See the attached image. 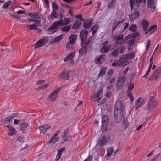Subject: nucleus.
Returning a JSON list of instances; mask_svg holds the SVG:
<instances>
[{
  "instance_id": "6ab92c4d",
  "label": "nucleus",
  "mask_w": 161,
  "mask_h": 161,
  "mask_svg": "<svg viewBox=\"0 0 161 161\" xmlns=\"http://www.w3.org/2000/svg\"><path fill=\"white\" fill-rule=\"evenodd\" d=\"M107 141L106 137L105 136H103L98 140V144L100 146H104L106 144Z\"/></svg>"
},
{
  "instance_id": "e2e57ef3",
  "label": "nucleus",
  "mask_w": 161,
  "mask_h": 161,
  "mask_svg": "<svg viewBox=\"0 0 161 161\" xmlns=\"http://www.w3.org/2000/svg\"><path fill=\"white\" fill-rule=\"evenodd\" d=\"M48 84L47 83L42 85L40 88L42 89H45L48 87Z\"/></svg>"
},
{
  "instance_id": "423d86ee",
  "label": "nucleus",
  "mask_w": 161,
  "mask_h": 161,
  "mask_svg": "<svg viewBox=\"0 0 161 161\" xmlns=\"http://www.w3.org/2000/svg\"><path fill=\"white\" fill-rule=\"evenodd\" d=\"M48 41V38L47 37H44L38 41L34 45V48L37 49L44 45Z\"/></svg>"
},
{
  "instance_id": "cd10ccee",
  "label": "nucleus",
  "mask_w": 161,
  "mask_h": 161,
  "mask_svg": "<svg viewBox=\"0 0 161 161\" xmlns=\"http://www.w3.org/2000/svg\"><path fill=\"white\" fill-rule=\"evenodd\" d=\"M142 24L143 26V30L145 31H146L149 25V22L145 19H143L142 21Z\"/></svg>"
},
{
  "instance_id": "3c124183",
  "label": "nucleus",
  "mask_w": 161,
  "mask_h": 161,
  "mask_svg": "<svg viewBox=\"0 0 161 161\" xmlns=\"http://www.w3.org/2000/svg\"><path fill=\"white\" fill-rule=\"evenodd\" d=\"M11 118H10L9 117L4 118L2 120V122L4 124H7L8 123L9 121H10L11 120V119H10Z\"/></svg>"
},
{
  "instance_id": "c85d7f7f",
  "label": "nucleus",
  "mask_w": 161,
  "mask_h": 161,
  "mask_svg": "<svg viewBox=\"0 0 161 161\" xmlns=\"http://www.w3.org/2000/svg\"><path fill=\"white\" fill-rule=\"evenodd\" d=\"M75 56V52L69 54L64 58V60L65 62L68 61L70 59H72Z\"/></svg>"
},
{
  "instance_id": "2eb2a0df",
  "label": "nucleus",
  "mask_w": 161,
  "mask_h": 161,
  "mask_svg": "<svg viewBox=\"0 0 161 161\" xmlns=\"http://www.w3.org/2000/svg\"><path fill=\"white\" fill-rule=\"evenodd\" d=\"M103 89H100L98 92H95L94 94V97L92 99L93 101H97L101 99L102 97L101 94L102 93Z\"/></svg>"
},
{
  "instance_id": "774afa93",
  "label": "nucleus",
  "mask_w": 161,
  "mask_h": 161,
  "mask_svg": "<svg viewBox=\"0 0 161 161\" xmlns=\"http://www.w3.org/2000/svg\"><path fill=\"white\" fill-rule=\"evenodd\" d=\"M139 36V33L138 32H135L133 35V36L134 37H138Z\"/></svg>"
},
{
  "instance_id": "864d4df0",
  "label": "nucleus",
  "mask_w": 161,
  "mask_h": 161,
  "mask_svg": "<svg viewBox=\"0 0 161 161\" xmlns=\"http://www.w3.org/2000/svg\"><path fill=\"white\" fill-rule=\"evenodd\" d=\"M107 125L102 124V131L103 133H105L107 130Z\"/></svg>"
},
{
  "instance_id": "bb28decb",
  "label": "nucleus",
  "mask_w": 161,
  "mask_h": 161,
  "mask_svg": "<svg viewBox=\"0 0 161 161\" xmlns=\"http://www.w3.org/2000/svg\"><path fill=\"white\" fill-rule=\"evenodd\" d=\"M114 151V148L112 147H111L109 148H108L107 149V154L105 155V158L107 160L109 159V157L111 156L113 153Z\"/></svg>"
},
{
  "instance_id": "c03bdc74",
  "label": "nucleus",
  "mask_w": 161,
  "mask_h": 161,
  "mask_svg": "<svg viewBox=\"0 0 161 161\" xmlns=\"http://www.w3.org/2000/svg\"><path fill=\"white\" fill-rule=\"evenodd\" d=\"M119 54L117 50L116 49L113 51L110 54V56L115 57L118 55Z\"/></svg>"
},
{
  "instance_id": "4d7b16f0",
  "label": "nucleus",
  "mask_w": 161,
  "mask_h": 161,
  "mask_svg": "<svg viewBox=\"0 0 161 161\" xmlns=\"http://www.w3.org/2000/svg\"><path fill=\"white\" fill-rule=\"evenodd\" d=\"M61 137L63 140V142H65L68 139V137L67 135H65L63 134L61 136Z\"/></svg>"
},
{
  "instance_id": "393cba45",
  "label": "nucleus",
  "mask_w": 161,
  "mask_h": 161,
  "mask_svg": "<svg viewBox=\"0 0 161 161\" xmlns=\"http://www.w3.org/2000/svg\"><path fill=\"white\" fill-rule=\"evenodd\" d=\"M64 150V147H63L58 151L57 154L55 158V160L56 161H58L60 158L62 156L63 151Z\"/></svg>"
},
{
  "instance_id": "a19ab883",
  "label": "nucleus",
  "mask_w": 161,
  "mask_h": 161,
  "mask_svg": "<svg viewBox=\"0 0 161 161\" xmlns=\"http://www.w3.org/2000/svg\"><path fill=\"white\" fill-rule=\"evenodd\" d=\"M126 55V59L130 60L133 59L135 57V54L134 53H128L125 54Z\"/></svg>"
},
{
  "instance_id": "4c0bfd02",
  "label": "nucleus",
  "mask_w": 161,
  "mask_h": 161,
  "mask_svg": "<svg viewBox=\"0 0 161 161\" xmlns=\"http://www.w3.org/2000/svg\"><path fill=\"white\" fill-rule=\"evenodd\" d=\"M81 24V22L79 20H77L75 22L73 25L72 28L74 29H77L80 26Z\"/></svg>"
},
{
  "instance_id": "a18cd8bd",
  "label": "nucleus",
  "mask_w": 161,
  "mask_h": 161,
  "mask_svg": "<svg viewBox=\"0 0 161 161\" xmlns=\"http://www.w3.org/2000/svg\"><path fill=\"white\" fill-rule=\"evenodd\" d=\"M92 21H90L87 22H84L83 23V26L85 29H88L91 26L92 24Z\"/></svg>"
},
{
  "instance_id": "49530a36",
  "label": "nucleus",
  "mask_w": 161,
  "mask_h": 161,
  "mask_svg": "<svg viewBox=\"0 0 161 161\" xmlns=\"http://www.w3.org/2000/svg\"><path fill=\"white\" fill-rule=\"evenodd\" d=\"M59 14L57 13L56 11H53L51 14V17L52 19H54L58 17Z\"/></svg>"
},
{
  "instance_id": "bf43d9fd",
  "label": "nucleus",
  "mask_w": 161,
  "mask_h": 161,
  "mask_svg": "<svg viewBox=\"0 0 161 161\" xmlns=\"http://www.w3.org/2000/svg\"><path fill=\"white\" fill-rule=\"evenodd\" d=\"M151 41L150 40H148L147 42V45L146 46V50H147L150 45Z\"/></svg>"
},
{
  "instance_id": "aec40b11",
  "label": "nucleus",
  "mask_w": 161,
  "mask_h": 161,
  "mask_svg": "<svg viewBox=\"0 0 161 161\" xmlns=\"http://www.w3.org/2000/svg\"><path fill=\"white\" fill-rule=\"evenodd\" d=\"M61 131V130H59L56 133L53 137L51 138L49 140L48 144H50L52 143H55L58 142V138L57 137V135Z\"/></svg>"
},
{
  "instance_id": "8fccbe9b",
  "label": "nucleus",
  "mask_w": 161,
  "mask_h": 161,
  "mask_svg": "<svg viewBox=\"0 0 161 161\" xmlns=\"http://www.w3.org/2000/svg\"><path fill=\"white\" fill-rule=\"evenodd\" d=\"M27 27L29 29H36L37 28V26L36 25V24H34L32 25H27Z\"/></svg>"
},
{
  "instance_id": "c756f323",
  "label": "nucleus",
  "mask_w": 161,
  "mask_h": 161,
  "mask_svg": "<svg viewBox=\"0 0 161 161\" xmlns=\"http://www.w3.org/2000/svg\"><path fill=\"white\" fill-rule=\"evenodd\" d=\"M110 48L111 46L110 45H108L107 47H102L100 49V52L102 53H106L109 51Z\"/></svg>"
},
{
  "instance_id": "f03ea898",
  "label": "nucleus",
  "mask_w": 161,
  "mask_h": 161,
  "mask_svg": "<svg viewBox=\"0 0 161 161\" xmlns=\"http://www.w3.org/2000/svg\"><path fill=\"white\" fill-rule=\"evenodd\" d=\"M157 104V102L153 96L149 97V101L145 109L147 111H151L154 109Z\"/></svg>"
},
{
  "instance_id": "4468645a",
  "label": "nucleus",
  "mask_w": 161,
  "mask_h": 161,
  "mask_svg": "<svg viewBox=\"0 0 161 161\" xmlns=\"http://www.w3.org/2000/svg\"><path fill=\"white\" fill-rule=\"evenodd\" d=\"M61 21L60 22L59 20L54 22L51 25V27L48 28V30H57L59 25L61 26Z\"/></svg>"
},
{
  "instance_id": "20e7f679",
  "label": "nucleus",
  "mask_w": 161,
  "mask_h": 161,
  "mask_svg": "<svg viewBox=\"0 0 161 161\" xmlns=\"http://www.w3.org/2000/svg\"><path fill=\"white\" fill-rule=\"evenodd\" d=\"M161 75V68H158L155 71L149 78L151 80H156Z\"/></svg>"
},
{
  "instance_id": "5fc2aeb1",
  "label": "nucleus",
  "mask_w": 161,
  "mask_h": 161,
  "mask_svg": "<svg viewBox=\"0 0 161 161\" xmlns=\"http://www.w3.org/2000/svg\"><path fill=\"white\" fill-rule=\"evenodd\" d=\"M53 11H56L58 10V7L56 2H53Z\"/></svg>"
},
{
  "instance_id": "79ce46f5",
  "label": "nucleus",
  "mask_w": 161,
  "mask_h": 161,
  "mask_svg": "<svg viewBox=\"0 0 161 161\" xmlns=\"http://www.w3.org/2000/svg\"><path fill=\"white\" fill-rule=\"evenodd\" d=\"M108 122V119L107 115L104 116L102 118V124L107 125Z\"/></svg>"
},
{
  "instance_id": "7c9ffc66",
  "label": "nucleus",
  "mask_w": 161,
  "mask_h": 161,
  "mask_svg": "<svg viewBox=\"0 0 161 161\" xmlns=\"http://www.w3.org/2000/svg\"><path fill=\"white\" fill-rule=\"evenodd\" d=\"M87 51V48L85 47L81 46V48L79 51V54L81 55H85Z\"/></svg>"
},
{
  "instance_id": "0e129e2a",
  "label": "nucleus",
  "mask_w": 161,
  "mask_h": 161,
  "mask_svg": "<svg viewBox=\"0 0 161 161\" xmlns=\"http://www.w3.org/2000/svg\"><path fill=\"white\" fill-rule=\"evenodd\" d=\"M45 82V81L44 80H38L36 83V85H40L42 84Z\"/></svg>"
},
{
  "instance_id": "dca6fc26",
  "label": "nucleus",
  "mask_w": 161,
  "mask_h": 161,
  "mask_svg": "<svg viewBox=\"0 0 161 161\" xmlns=\"http://www.w3.org/2000/svg\"><path fill=\"white\" fill-rule=\"evenodd\" d=\"M125 56V54L123 55L119 58V61L121 65H126L129 63V61H127V60L126 59L127 58Z\"/></svg>"
},
{
  "instance_id": "39448f33",
  "label": "nucleus",
  "mask_w": 161,
  "mask_h": 161,
  "mask_svg": "<svg viewBox=\"0 0 161 161\" xmlns=\"http://www.w3.org/2000/svg\"><path fill=\"white\" fill-rule=\"evenodd\" d=\"M130 3L131 7V9L132 10L133 8L135 9H137L139 6L140 3L142 2L145 3L146 0H130Z\"/></svg>"
},
{
  "instance_id": "473e14b6",
  "label": "nucleus",
  "mask_w": 161,
  "mask_h": 161,
  "mask_svg": "<svg viewBox=\"0 0 161 161\" xmlns=\"http://www.w3.org/2000/svg\"><path fill=\"white\" fill-rule=\"evenodd\" d=\"M107 68L106 67L102 68L98 75V78L103 76L106 71Z\"/></svg>"
},
{
  "instance_id": "9d476101",
  "label": "nucleus",
  "mask_w": 161,
  "mask_h": 161,
  "mask_svg": "<svg viewBox=\"0 0 161 161\" xmlns=\"http://www.w3.org/2000/svg\"><path fill=\"white\" fill-rule=\"evenodd\" d=\"M105 58V55L102 54L100 56H98L95 58V62L97 64H100L104 62Z\"/></svg>"
},
{
  "instance_id": "e433bc0d",
  "label": "nucleus",
  "mask_w": 161,
  "mask_h": 161,
  "mask_svg": "<svg viewBox=\"0 0 161 161\" xmlns=\"http://www.w3.org/2000/svg\"><path fill=\"white\" fill-rule=\"evenodd\" d=\"M98 28L99 27L98 25H95L94 26L92 27L91 28V30L92 32V34H95Z\"/></svg>"
},
{
  "instance_id": "b1692460",
  "label": "nucleus",
  "mask_w": 161,
  "mask_h": 161,
  "mask_svg": "<svg viewBox=\"0 0 161 161\" xmlns=\"http://www.w3.org/2000/svg\"><path fill=\"white\" fill-rule=\"evenodd\" d=\"M127 118H124L123 120V129H124V130H125L126 129L129 127V129H130V130H131L132 126H130L129 123H127Z\"/></svg>"
},
{
  "instance_id": "6e6552de",
  "label": "nucleus",
  "mask_w": 161,
  "mask_h": 161,
  "mask_svg": "<svg viewBox=\"0 0 161 161\" xmlns=\"http://www.w3.org/2000/svg\"><path fill=\"white\" fill-rule=\"evenodd\" d=\"M146 102L145 99L141 97H139L135 102L136 110L140 107L142 106Z\"/></svg>"
},
{
  "instance_id": "a878e982",
  "label": "nucleus",
  "mask_w": 161,
  "mask_h": 161,
  "mask_svg": "<svg viewBox=\"0 0 161 161\" xmlns=\"http://www.w3.org/2000/svg\"><path fill=\"white\" fill-rule=\"evenodd\" d=\"M71 18H65L63 20V19H60L59 20L61 22V25L62 26L65 25L71 22Z\"/></svg>"
},
{
  "instance_id": "de8ad7c7",
  "label": "nucleus",
  "mask_w": 161,
  "mask_h": 161,
  "mask_svg": "<svg viewBox=\"0 0 161 161\" xmlns=\"http://www.w3.org/2000/svg\"><path fill=\"white\" fill-rule=\"evenodd\" d=\"M62 34H61L59 36L55 37L53 39V41L55 42H58L62 39Z\"/></svg>"
},
{
  "instance_id": "338daca9",
  "label": "nucleus",
  "mask_w": 161,
  "mask_h": 161,
  "mask_svg": "<svg viewBox=\"0 0 161 161\" xmlns=\"http://www.w3.org/2000/svg\"><path fill=\"white\" fill-rule=\"evenodd\" d=\"M108 41H105L102 44V47H107L108 45Z\"/></svg>"
},
{
  "instance_id": "f257e3e1",
  "label": "nucleus",
  "mask_w": 161,
  "mask_h": 161,
  "mask_svg": "<svg viewBox=\"0 0 161 161\" xmlns=\"http://www.w3.org/2000/svg\"><path fill=\"white\" fill-rule=\"evenodd\" d=\"M124 107L122 103L120 101H117L115 104L114 112V118L116 122L118 123L120 119L125 116Z\"/></svg>"
},
{
  "instance_id": "9b49d317",
  "label": "nucleus",
  "mask_w": 161,
  "mask_h": 161,
  "mask_svg": "<svg viewBox=\"0 0 161 161\" xmlns=\"http://www.w3.org/2000/svg\"><path fill=\"white\" fill-rule=\"evenodd\" d=\"M114 38L116 40L115 43L116 44H119L120 45H122L123 42H122L121 41L123 38V36L122 34H119L114 36Z\"/></svg>"
},
{
  "instance_id": "f3484780",
  "label": "nucleus",
  "mask_w": 161,
  "mask_h": 161,
  "mask_svg": "<svg viewBox=\"0 0 161 161\" xmlns=\"http://www.w3.org/2000/svg\"><path fill=\"white\" fill-rule=\"evenodd\" d=\"M51 127V126L48 125H44L39 127L40 132L42 134H45L47 131Z\"/></svg>"
},
{
  "instance_id": "680f3d73",
  "label": "nucleus",
  "mask_w": 161,
  "mask_h": 161,
  "mask_svg": "<svg viewBox=\"0 0 161 161\" xmlns=\"http://www.w3.org/2000/svg\"><path fill=\"white\" fill-rule=\"evenodd\" d=\"M114 71L113 69H110L108 71L107 74L108 75L111 76L113 73Z\"/></svg>"
},
{
  "instance_id": "37998d69",
  "label": "nucleus",
  "mask_w": 161,
  "mask_h": 161,
  "mask_svg": "<svg viewBox=\"0 0 161 161\" xmlns=\"http://www.w3.org/2000/svg\"><path fill=\"white\" fill-rule=\"evenodd\" d=\"M116 3V1L115 0H112L111 2H109L108 5L107 7L109 9H111L113 8V6L114 5L115 3Z\"/></svg>"
},
{
  "instance_id": "09e8293b",
  "label": "nucleus",
  "mask_w": 161,
  "mask_h": 161,
  "mask_svg": "<svg viewBox=\"0 0 161 161\" xmlns=\"http://www.w3.org/2000/svg\"><path fill=\"white\" fill-rule=\"evenodd\" d=\"M129 29L132 32H135L137 30V27L135 25H132L130 26Z\"/></svg>"
},
{
  "instance_id": "f704fd0d",
  "label": "nucleus",
  "mask_w": 161,
  "mask_h": 161,
  "mask_svg": "<svg viewBox=\"0 0 161 161\" xmlns=\"http://www.w3.org/2000/svg\"><path fill=\"white\" fill-rule=\"evenodd\" d=\"M90 42V39H88L85 41H82L81 43V46L85 47H87L88 46L89 43Z\"/></svg>"
},
{
  "instance_id": "69168bd1",
  "label": "nucleus",
  "mask_w": 161,
  "mask_h": 161,
  "mask_svg": "<svg viewBox=\"0 0 161 161\" xmlns=\"http://www.w3.org/2000/svg\"><path fill=\"white\" fill-rule=\"evenodd\" d=\"M75 17L77 18L80 19V20H81L82 21H83L84 20L82 19V14H79L78 15H77L75 16Z\"/></svg>"
},
{
  "instance_id": "6e6d98bb",
  "label": "nucleus",
  "mask_w": 161,
  "mask_h": 161,
  "mask_svg": "<svg viewBox=\"0 0 161 161\" xmlns=\"http://www.w3.org/2000/svg\"><path fill=\"white\" fill-rule=\"evenodd\" d=\"M127 97L129 98L131 102H133L134 101V98L131 92H127Z\"/></svg>"
},
{
  "instance_id": "412c9836",
  "label": "nucleus",
  "mask_w": 161,
  "mask_h": 161,
  "mask_svg": "<svg viewBox=\"0 0 161 161\" xmlns=\"http://www.w3.org/2000/svg\"><path fill=\"white\" fill-rule=\"evenodd\" d=\"M88 34V32L85 30H82L80 34V37L82 41H84L86 39Z\"/></svg>"
},
{
  "instance_id": "a211bd4d",
  "label": "nucleus",
  "mask_w": 161,
  "mask_h": 161,
  "mask_svg": "<svg viewBox=\"0 0 161 161\" xmlns=\"http://www.w3.org/2000/svg\"><path fill=\"white\" fill-rule=\"evenodd\" d=\"M134 7L131 10V11H132L133 10H135L134 12V13L131 15L130 17V19H131L132 20H133L136 19L139 15V12L136 10L137 9H138V8L137 9H135L134 8Z\"/></svg>"
},
{
  "instance_id": "f8f14e48",
  "label": "nucleus",
  "mask_w": 161,
  "mask_h": 161,
  "mask_svg": "<svg viewBox=\"0 0 161 161\" xmlns=\"http://www.w3.org/2000/svg\"><path fill=\"white\" fill-rule=\"evenodd\" d=\"M29 125L27 123L23 122L20 124L19 125V128L21 131L24 133H26L27 130L28 129Z\"/></svg>"
},
{
  "instance_id": "1a4fd4ad",
  "label": "nucleus",
  "mask_w": 161,
  "mask_h": 161,
  "mask_svg": "<svg viewBox=\"0 0 161 161\" xmlns=\"http://www.w3.org/2000/svg\"><path fill=\"white\" fill-rule=\"evenodd\" d=\"M70 72L69 70H64L59 75V77L64 81L68 80L69 79Z\"/></svg>"
},
{
  "instance_id": "ddd939ff",
  "label": "nucleus",
  "mask_w": 161,
  "mask_h": 161,
  "mask_svg": "<svg viewBox=\"0 0 161 161\" xmlns=\"http://www.w3.org/2000/svg\"><path fill=\"white\" fill-rule=\"evenodd\" d=\"M147 3L149 8L153 9V12H154L156 8L157 5L154 0H147Z\"/></svg>"
},
{
  "instance_id": "72a5a7b5",
  "label": "nucleus",
  "mask_w": 161,
  "mask_h": 161,
  "mask_svg": "<svg viewBox=\"0 0 161 161\" xmlns=\"http://www.w3.org/2000/svg\"><path fill=\"white\" fill-rule=\"evenodd\" d=\"M69 39L70 43L71 44H74L75 43L76 40V36L75 35H72L69 37Z\"/></svg>"
},
{
  "instance_id": "2f4dec72",
  "label": "nucleus",
  "mask_w": 161,
  "mask_h": 161,
  "mask_svg": "<svg viewBox=\"0 0 161 161\" xmlns=\"http://www.w3.org/2000/svg\"><path fill=\"white\" fill-rule=\"evenodd\" d=\"M126 49V47L124 46H120L118 47L116 49L119 53H123Z\"/></svg>"
},
{
  "instance_id": "603ef678",
  "label": "nucleus",
  "mask_w": 161,
  "mask_h": 161,
  "mask_svg": "<svg viewBox=\"0 0 161 161\" xmlns=\"http://www.w3.org/2000/svg\"><path fill=\"white\" fill-rule=\"evenodd\" d=\"M112 65L113 67H115L116 66H120L121 65L119 62L117 60V61H114V62H113L112 64Z\"/></svg>"
},
{
  "instance_id": "13d9d810",
  "label": "nucleus",
  "mask_w": 161,
  "mask_h": 161,
  "mask_svg": "<svg viewBox=\"0 0 161 161\" xmlns=\"http://www.w3.org/2000/svg\"><path fill=\"white\" fill-rule=\"evenodd\" d=\"M18 113H14L11 114L9 117L10 118H11V120L12 119L14 118L15 117L18 116Z\"/></svg>"
},
{
  "instance_id": "4be33fe9",
  "label": "nucleus",
  "mask_w": 161,
  "mask_h": 161,
  "mask_svg": "<svg viewBox=\"0 0 161 161\" xmlns=\"http://www.w3.org/2000/svg\"><path fill=\"white\" fill-rule=\"evenodd\" d=\"M7 127L9 130V132L8 133L9 136H13L16 133L15 129L10 125H7Z\"/></svg>"
},
{
  "instance_id": "5701e85b",
  "label": "nucleus",
  "mask_w": 161,
  "mask_h": 161,
  "mask_svg": "<svg viewBox=\"0 0 161 161\" xmlns=\"http://www.w3.org/2000/svg\"><path fill=\"white\" fill-rule=\"evenodd\" d=\"M157 28V25H154L151 26H150L148 30L145 32V34H146L148 33H150L151 34L155 32L156 31Z\"/></svg>"
},
{
  "instance_id": "052dcab7",
  "label": "nucleus",
  "mask_w": 161,
  "mask_h": 161,
  "mask_svg": "<svg viewBox=\"0 0 161 161\" xmlns=\"http://www.w3.org/2000/svg\"><path fill=\"white\" fill-rule=\"evenodd\" d=\"M11 2L9 1H8L6 3H4L3 5V8H7L9 6Z\"/></svg>"
},
{
  "instance_id": "c9c22d12",
  "label": "nucleus",
  "mask_w": 161,
  "mask_h": 161,
  "mask_svg": "<svg viewBox=\"0 0 161 161\" xmlns=\"http://www.w3.org/2000/svg\"><path fill=\"white\" fill-rule=\"evenodd\" d=\"M71 28V26L69 25L61 28V29L63 32H68Z\"/></svg>"
},
{
  "instance_id": "0eeeda50",
  "label": "nucleus",
  "mask_w": 161,
  "mask_h": 161,
  "mask_svg": "<svg viewBox=\"0 0 161 161\" xmlns=\"http://www.w3.org/2000/svg\"><path fill=\"white\" fill-rule=\"evenodd\" d=\"M125 80V77L124 76H120L116 83V87L118 90H120L123 87L124 82Z\"/></svg>"
},
{
  "instance_id": "ea45409f",
  "label": "nucleus",
  "mask_w": 161,
  "mask_h": 161,
  "mask_svg": "<svg viewBox=\"0 0 161 161\" xmlns=\"http://www.w3.org/2000/svg\"><path fill=\"white\" fill-rule=\"evenodd\" d=\"M127 85L128 86L127 92H131V90L133 89L134 87V84L132 83H127Z\"/></svg>"
},
{
  "instance_id": "58836bf2",
  "label": "nucleus",
  "mask_w": 161,
  "mask_h": 161,
  "mask_svg": "<svg viewBox=\"0 0 161 161\" xmlns=\"http://www.w3.org/2000/svg\"><path fill=\"white\" fill-rule=\"evenodd\" d=\"M123 22V21H115L113 24V26L112 29L113 30H114L116 27L118 26L120 24H121Z\"/></svg>"
},
{
  "instance_id": "7ed1b4c3",
  "label": "nucleus",
  "mask_w": 161,
  "mask_h": 161,
  "mask_svg": "<svg viewBox=\"0 0 161 161\" xmlns=\"http://www.w3.org/2000/svg\"><path fill=\"white\" fill-rule=\"evenodd\" d=\"M60 89V88H57L54 90L52 91L49 95L48 97V100L51 102L55 101L57 97L58 93Z\"/></svg>"
}]
</instances>
